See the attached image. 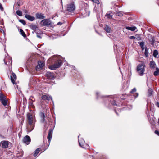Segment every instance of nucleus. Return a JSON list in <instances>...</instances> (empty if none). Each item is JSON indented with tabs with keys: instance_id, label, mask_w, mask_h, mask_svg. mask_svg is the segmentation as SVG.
Segmentation results:
<instances>
[{
	"instance_id": "nucleus-1",
	"label": "nucleus",
	"mask_w": 159,
	"mask_h": 159,
	"mask_svg": "<svg viewBox=\"0 0 159 159\" xmlns=\"http://www.w3.org/2000/svg\"><path fill=\"white\" fill-rule=\"evenodd\" d=\"M36 120L35 118L32 114L28 113L27 114V122L26 125V131L27 132H30L34 129Z\"/></svg>"
},
{
	"instance_id": "nucleus-2",
	"label": "nucleus",
	"mask_w": 159,
	"mask_h": 159,
	"mask_svg": "<svg viewBox=\"0 0 159 159\" xmlns=\"http://www.w3.org/2000/svg\"><path fill=\"white\" fill-rule=\"evenodd\" d=\"M145 65L144 63L139 64L137 68V71L139 75L142 76L143 75L145 71Z\"/></svg>"
},
{
	"instance_id": "nucleus-3",
	"label": "nucleus",
	"mask_w": 159,
	"mask_h": 159,
	"mask_svg": "<svg viewBox=\"0 0 159 159\" xmlns=\"http://www.w3.org/2000/svg\"><path fill=\"white\" fill-rule=\"evenodd\" d=\"M62 61L58 60L56 61L54 64L49 66V68L52 70H55L59 67L62 65Z\"/></svg>"
},
{
	"instance_id": "nucleus-4",
	"label": "nucleus",
	"mask_w": 159,
	"mask_h": 159,
	"mask_svg": "<svg viewBox=\"0 0 159 159\" xmlns=\"http://www.w3.org/2000/svg\"><path fill=\"white\" fill-rule=\"evenodd\" d=\"M40 24L42 26H52V25L51 21L49 19H46L42 20L40 22Z\"/></svg>"
},
{
	"instance_id": "nucleus-5",
	"label": "nucleus",
	"mask_w": 159,
	"mask_h": 159,
	"mask_svg": "<svg viewBox=\"0 0 159 159\" xmlns=\"http://www.w3.org/2000/svg\"><path fill=\"white\" fill-rule=\"evenodd\" d=\"M75 9V6L74 2L67 5V10L69 12L74 13Z\"/></svg>"
},
{
	"instance_id": "nucleus-6",
	"label": "nucleus",
	"mask_w": 159,
	"mask_h": 159,
	"mask_svg": "<svg viewBox=\"0 0 159 159\" xmlns=\"http://www.w3.org/2000/svg\"><path fill=\"white\" fill-rule=\"evenodd\" d=\"M0 101L4 106L7 105V101L5 96L3 94H2L1 92H0Z\"/></svg>"
},
{
	"instance_id": "nucleus-7",
	"label": "nucleus",
	"mask_w": 159,
	"mask_h": 159,
	"mask_svg": "<svg viewBox=\"0 0 159 159\" xmlns=\"http://www.w3.org/2000/svg\"><path fill=\"white\" fill-rule=\"evenodd\" d=\"M5 64L8 66L12 65V61L11 59L9 57H6L4 60Z\"/></svg>"
},
{
	"instance_id": "nucleus-8",
	"label": "nucleus",
	"mask_w": 159,
	"mask_h": 159,
	"mask_svg": "<svg viewBox=\"0 0 159 159\" xmlns=\"http://www.w3.org/2000/svg\"><path fill=\"white\" fill-rule=\"evenodd\" d=\"M31 141L30 137L28 135H26L23 139V142L27 145L29 144Z\"/></svg>"
},
{
	"instance_id": "nucleus-9",
	"label": "nucleus",
	"mask_w": 159,
	"mask_h": 159,
	"mask_svg": "<svg viewBox=\"0 0 159 159\" xmlns=\"http://www.w3.org/2000/svg\"><path fill=\"white\" fill-rule=\"evenodd\" d=\"M44 66V63L43 61H39L38 65L37 66L36 69L37 70H39Z\"/></svg>"
},
{
	"instance_id": "nucleus-10",
	"label": "nucleus",
	"mask_w": 159,
	"mask_h": 159,
	"mask_svg": "<svg viewBox=\"0 0 159 159\" xmlns=\"http://www.w3.org/2000/svg\"><path fill=\"white\" fill-rule=\"evenodd\" d=\"M16 75L15 73L12 72V75L10 76V79L11 82L13 84H16Z\"/></svg>"
},
{
	"instance_id": "nucleus-11",
	"label": "nucleus",
	"mask_w": 159,
	"mask_h": 159,
	"mask_svg": "<svg viewBox=\"0 0 159 159\" xmlns=\"http://www.w3.org/2000/svg\"><path fill=\"white\" fill-rule=\"evenodd\" d=\"M53 130L52 129H50L49 130L47 136V139L49 142H50L52 138Z\"/></svg>"
},
{
	"instance_id": "nucleus-12",
	"label": "nucleus",
	"mask_w": 159,
	"mask_h": 159,
	"mask_svg": "<svg viewBox=\"0 0 159 159\" xmlns=\"http://www.w3.org/2000/svg\"><path fill=\"white\" fill-rule=\"evenodd\" d=\"M41 98L43 100L49 101L50 99H51L53 102L52 97L49 95H43L42 96Z\"/></svg>"
},
{
	"instance_id": "nucleus-13",
	"label": "nucleus",
	"mask_w": 159,
	"mask_h": 159,
	"mask_svg": "<svg viewBox=\"0 0 159 159\" xmlns=\"http://www.w3.org/2000/svg\"><path fill=\"white\" fill-rule=\"evenodd\" d=\"M47 78L49 79H53L54 78V76L53 73L50 72H47L46 74Z\"/></svg>"
},
{
	"instance_id": "nucleus-14",
	"label": "nucleus",
	"mask_w": 159,
	"mask_h": 159,
	"mask_svg": "<svg viewBox=\"0 0 159 159\" xmlns=\"http://www.w3.org/2000/svg\"><path fill=\"white\" fill-rule=\"evenodd\" d=\"M36 17L38 19H43L45 18L44 15L42 13H37L36 14Z\"/></svg>"
},
{
	"instance_id": "nucleus-15",
	"label": "nucleus",
	"mask_w": 159,
	"mask_h": 159,
	"mask_svg": "<svg viewBox=\"0 0 159 159\" xmlns=\"http://www.w3.org/2000/svg\"><path fill=\"white\" fill-rule=\"evenodd\" d=\"M25 17L27 20L31 21H33L35 20L34 17L31 16L29 14H26Z\"/></svg>"
},
{
	"instance_id": "nucleus-16",
	"label": "nucleus",
	"mask_w": 159,
	"mask_h": 159,
	"mask_svg": "<svg viewBox=\"0 0 159 159\" xmlns=\"http://www.w3.org/2000/svg\"><path fill=\"white\" fill-rule=\"evenodd\" d=\"M0 144L2 145V147L3 148H7L8 145V142L6 141H2Z\"/></svg>"
},
{
	"instance_id": "nucleus-17",
	"label": "nucleus",
	"mask_w": 159,
	"mask_h": 159,
	"mask_svg": "<svg viewBox=\"0 0 159 159\" xmlns=\"http://www.w3.org/2000/svg\"><path fill=\"white\" fill-rule=\"evenodd\" d=\"M156 66L155 62L152 61L150 62L149 64V66L151 69H154Z\"/></svg>"
},
{
	"instance_id": "nucleus-18",
	"label": "nucleus",
	"mask_w": 159,
	"mask_h": 159,
	"mask_svg": "<svg viewBox=\"0 0 159 159\" xmlns=\"http://www.w3.org/2000/svg\"><path fill=\"white\" fill-rule=\"evenodd\" d=\"M41 116L42 118V122L43 123H45V125L46 126L47 124V123L45 122V116L44 115V113H41Z\"/></svg>"
},
{
	"instance_id": "nucleus-19",
	"label": "nucleus",
	"mask_w": 159,
	"mask_h": 159,
	"mask_svg": "<svg viewBox=\"0 0 159 159\" xmlns=\"http://www.w3.org/2000/svg\"><path fill=\"white\" fill-rule=\"evenodd\" d=\"M126 28L129 30H131L132 31H134L136 29V28L135 26H132V27H127Z\"/></svg>"
},
{
	"instance_id": "nucleus-20",
	"label": "nucleus",
	"mask_w": 159,
	"mask_h": 159,
	"mask_svg": "<svg viewBox=\"0 0 159 159\" xmlns=\"http://www.w3.org/2000/svg\"><path fill=\"white\" fill-rule=\"evenodd\" d=\"M156 70L154 72L153 75L155 76L158 75L159 73V69L158 68H156Z\"/></svg>"
},
{
	"instance_id": "nucleus-21",
	"label": "nucleus",
	"mask_w": 159,
	"mask_h": 159,
	"mask_svg": "<svg viewBox=\"0 0 159 159\" xmlns=\"http://www.w3.org/2000/svg\"><path fill=\"white\" fill-rule=\"evenodd\" d=\"M30 27L32 30H34V31H35L38 28V27L36 25H30Z\"/></svg>"
},
{
	"instance_id": "nucleus-22",
	"label": "nucleus",
	"mask_w": 159,
	"mask_h": 159,
	"mask_svg": "<svg viewBox=\"0 0 159 159\" xmlns=\"http://www.w3.org/2000/svg\"><path fill=\"white\" fill-rule=\"evenodd\" d=\"M20 34H21L23 37L24 38H25L26 37V36L22 29H20Z\"/></svg>"
},
{
	"instance_id": "nucleus-23",
	"label": "nucleus",
	"mask_w": 159,
	"mask_h": 159,
	"mask_svg": "<svg viewBox=\"0 0 159 159\" xmlns=\"http://www.w3.org/2000/svg\"><path fill=\"white\" fill-rule=\"evenodd\" d=\"M104 29L108 33L110 32L111 29V28L107 25H106L105 26Z\"/></svg>"
},
{
	"instance_id": "nucleus-24",
	"label": "nucleus",
	"mask_w": 159,
	"mask_h": 159,
	"mask_svg": "<svg viewBox=\"0 0 159 159\" xmlns=\"http://www.w3.org/2000/svg\"><path fill=\"white\" fill-rule=\"evenodd\" d=\"M40 151V148H37L36 150L35 151V153L34 154V156H36L37 155L39 152V151Z\"/></svg>"
},
{
	"instance_id": "nucleus-25",
	"label": "nucleus",
	"mask_w": 159,
	"mask_h": 159,
	"mask_svg": "<svg viewBox=\"0 0 159 159\" xmlns=\"http://www.w3.org/2000/svg\"><path fill=\"white\" fill-rule=\"evenodd\" d=\"M148 49L146 48H145V50L144 52V55L146 57H147L148 56Z\"/></svg>"
},
{
	"instance_id": "nucleus-26",
	"label": "nucleus",
	"mask_w": 159,
	"mask_h": 159,
	"mask_svg": "<svg viewBox=\"0 0 159 159\" xmlns=\"http://www.w3.org/2000/svg\"><path fill=\"white\" fill-rule=\"evenodd\" d=\"M158 55V51L157 50H155L153 52V56L155 57H156Z\"/></svg>"
},
{
	"instance_id": "nucleus-27",
	"label": "nucleus",
	"mask_w": 159,
	"mask_h": 159,
	"mask_svg": "<svg viewBox=\"0 0 159 159\" xmlns=\"http://www.w3.org/2000/svg\"><path fill=\"white\" fill-rule=\"evenodd\" d=\"M16 13L18 16H22V12L20 10H17L16 11Z\"/></svg>"
},
{
	"instance_id": "nucleus-28",
	"label": "nucleus",
	"mask_w": 159,
	"mask_h": 159,
	"mask_svg": "<svg viewBox=\"0 0 159 159\" xmlns=\"http://www.w3.org/2000/svg\"><path fill=\"white\" fill-rule=\"evenodd\" d=\"M106 16H107V18L109 19H111L112 17V15L110 14H108V13L106 14Z\"/></svg>"
},
{
	"instance_id": "nucleus-29",
	"label": "nucleus",
	"mask_w": 159,
	"mask_h": 159,
	"mask_svg": "<svg viewBox=\"0 0 159 159\" xmlns=\"http://www.w3.org/2000/svg\"><path fill=\"white\" fill-rule=\"evenodd\" d=\"M19 21L22 23L24 25H26V22L25 21L23 20L20 19L19 20Z\"/></svg>"
},
{
	"instance_id": "nucleus-30",
	"label": "nucleus",
	"mask_w": 159,
	"mask_h": 159,
	"mask_svg": "<svg viewBox=\"0 0 159 159\" xmlns=\"http://www.w3.org/2000/svg\"><path fill=\"white\" fill-rule=\"evenodd\" d=\"M152 89H149L148 90V93H149V96H150L152 95Z\"/></svg>"
},
{
	"instance_id": "nucleus-31",
	"label": "nucleus",
	"mask_w": 159,
	"mask_h": 159,
	"mask_svg": "<svg viewBox=\"0 0 159 159\" xmlns=\"http://www.w3.org/2000/svg\"><path fill=\"white\" fill-rule=\"evenodd\" d=\"M34 101V100H31V101H30L29 102V105L31 106H33V102Z\"/></svg>"
},
{
	"instance_id": "nucleus-32",
	"label": "nucleus",
	"mask_w": 159,
	"mask_h": 159,
	"mask_svg": "<svg viewBox=\"0 0 159 159\" xmlns=\"http://www.w3.org/2000/svg\"><path fill=\"white\" fill-rule=\"evenodd\" d=\"M93 2L95 3H96L97 4H98L99 3V2L98 0H92Z\"/></svg>"
},
{
	"instance_id": "nucleus-33",
	"label": "nucleus",
	"mask_w": 159,
	"mask_h": 159,
	"mask_svg": "<svg viewBox=\"0 0 159 159\" xmlns=\"http://www.w3.org/2000/svg\"><path fill=\"white\" fill-rule=\"evenodd\" d=\"M139 45L141 47L144 46V43L143 42H141L140 43Z\"/></svg>"
},
{
	"instance_id": "nucleus-34",
	"label": "nucleus",
	"mask_w": 159,
	"mask_h": 159,
	"mask_svg": "<svg viewBox=\"0 0 159 159\" xmlns=\"http://www.w3.org/2000/svg\"><path fill=\"white\" fill-rule=\"evenodd\" d=\"M136 91V89L135 88H134L133 89L130 91L131 93H133Z\"/></svg>"
},
{
	"instance_id": "nucleus-35",
	"label": "nucleus",
	"mask_w": 159,
	"mask_h": 159,
	"mask_svg": "<svg viewBox=\"0 0 159 159\" xmlns=\"http://www.w3.org/2000/svg\"><path fill=\"white\" fill-rule=\"evenodd\" d=\"M151 39H152V40L150 41L151 42V43L152 44H153L154 43V41H155L153 37H152Z\"/></svg>"
},
{
	"instance_id": "nucleus-36",
	"label": "nucleus",
	"mask_w": 159,
	"mask_h": 159,
	"mask_svg": "<svg viewBox=\"0 0 159 159\" xmlns=\"http://www.w3.org/2000/svg\"><path fill=\"white\" fill-rule=\"evenodd\" d=\"M111 103L112 105L117 106V104L116 103V102L114 100L111 102Z\"/></svg>"
},
{
	"instance_id": "nucleus-37",
	"label": "nucleus",
	"mask_w": 159,
	"mask_h": 159,
	"mask_svg": "<svg viewBox=\"0 0 159 159\" xmlns=\"http://www.w3.org/2000/svg\"><path fill=\"white\" fill-rule=\"evenodd\" d=\"M155 133L157 135L159 136V131L157 130H156L155 132Z\"/></svg>"
},
{
	"instance_id": "nucleus-38",
	"label": "nucleus",
	"mask_w": 159,
	"mask_h": 159,
	"mask_svg": "<svg viewBox=\"0 0 159 159\" xmlns=\"http://www.w3.org/2000/svg\"><path fill=\"white\" fill-rule=\"evenodd\" d=\"M0 9L1 10L3 11V8L2 6V5L0 3Z\"/></svg>"
},
{
	"instance_id": "nucleus-39",
	"label": "nucleus",
	"mask_w": 159,
	"mask_h": 159,
	"mask_svg": "<svg viewBox=\"0 0 159 159\" xmlns=\"http://www.w3.org/2000/svg\"><path fill=\"white\" fill-rule=\"evenodd\" d=\"M130 39H135V37L134 36H131L129 37Z\"/></svg>"
},
{
	"instance_id": "nucleus-40",
	"label": "nucleus",
	"mask_w": 159,
	"mask_h": 159,
	"mask_svg": "<svg viewBox=\"0 0 159 159\" xmlns=\"http://www.w3.org/2000/svg\"><path fill=\"white\" fill-rule=\"evenodd\" d=\"M117 14L118 16H121L122 15V14L120 12H119L118 13H117Z\"/></svg>"
},
{
	"instance_id": "nucleus-41",
	"label": "nucleus",
	"mask_w": 159,
	"mask_h": 159,
	"mask_svg": "<svg viewBox=\"0 0 159 159\" xmlns=\"http://www.w3.org/2000/svg\"><path fill=\"white\" fill-rule=\"evenodd\" d=\"M79 144L80 145L81 147L83 148V144H81V142H80V141L79 140Z\"/></svg>"
},
{
	"instance_id": "nucleus-42",
	"label": "nucleus",
	"mask_w": 159,
	"mask_h": 159,
	"mask_svg": "<svg viewBox=\"0 0 159 159\" xmlns=\"http://www.w3.org/2000/svg\"><path fill=\"white\" fill-rule=\"evenodd\" d=\"M62 24V23L60 22H58L57 24V25H61Z\"/></svg>"
},
{
	"instance_id": "nucleus-43",
	"label": "nucleus",
	"mask_w": 159,
	"mask_h": 159,
	"mask_svg": "<svg viewBox=\"0 0 159 159\" xmlns=\"http://www.w3.org/2000/svg\"><path fill=\"white\" fill-rule=\"evenodd\" d=\"M37 37H38L39 38H41V36L40 35H39V34H37Z\"/></svg>"
},
{
	"instance_id": "nucleus-44",
	"label": "nucleus",
	"mask_w": 159,
	"mask_h": 159,
	"mask_svg": "<svg viewBox=\"0 0 159 159\" xmlns=\"http://www.w3.org/2000/svg\"><path fill=\"white\" fill-rule=\"evenodd\" d=\"M49 121H50V122H49V123L48 124L49 125H51V123H52V120H50Z\"/></svg>"
},
{
	"instance_id": "nucleus-45",
	"label": "nucleus",
	"mask_w": 159,
	"mask_h": 159,
	"mask_svg": "<svg viewBox=\"0 0 159 159\" xmlns=\"http://www.w3.org/2000/svg\"><path fill=\"white\" fill-rule=\"evenodd\" d=\"M24 12L25 13H28V11L26 10H25L24 11Z\"/></svg>"
},
{
	"instance_id": "nucleus-46",
	"label": "nucleus",
	"mask_w": 159,
	"mask_h": 159,
	"mask_svg": "<svg viewBox=\"0 0 159 159\" xmlns=\"http://www.w3.org/2000/svg\"><path fill=\"white\" fill-rule=\"evenodd\" d=\"M141 49L142 50H143L144 49V46H143V47H141Z\"/></svg>"
},
{
	"instance_id": "nucleus-47",
	"label": "nucleus",
	"mask_w": 159,
	"mask_h": 159,
	"mask_svg": "<svg viewBox=\"0 0 159 159\" xmlns=\"http://www.w3.org/2000/svg\"><path fill=\"white\" fill-rule=\"evenodd\" d=\"M157 106L159 107V103H157Z\"/></svg>"
},
{
	"instance_id": "nucleus-48",
	"label": "nucleus",
	"mask_w": 159,
	"mask_h": 159,
	"mask_svg": "<svg viewBox=\"0 0 159 159\" xmlns=\"http://www.w3.org/2000/svg\"><path fill=\"white\" fill-rule=\"evenodd\" d=\"M138 93H137L136 96H135V97H138Z\"/></svg>"
},
{
	"instance_id": "nucleus-49",
	"label": "nucleus",
	"mask_w": 159,
	"mask_h": 159,
	"mask_svg": "<svg viewBox=\"0 0 159 159\" xmlns=\"http://www.w3.org/2000/svg\"><path fill=\"white\" fill-rule=\"evenodd\" d=\"M98 93H96V94H97V95H98Z\"/></svg>"
},
{
	"instance_id": "nucleus-50",
	"label": "nucleus",
	"mask_w": 159,
	"mask_h": 159,
	"mask_svg": "<svg viewBox=\"0 0 159 159\" xmlns=\"http://www.w3.org/2000/svg\"><path fill=\"white\" fill-rule=\"evenodd\" d=\"M34 33V32H33V33Z\"/></svg>"
}]
</instances>
